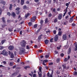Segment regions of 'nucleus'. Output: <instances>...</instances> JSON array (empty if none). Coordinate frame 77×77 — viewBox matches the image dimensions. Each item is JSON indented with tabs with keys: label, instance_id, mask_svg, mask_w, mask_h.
Wrapping results in <instances>:
<instances>
[{
	"label": "nucleus",
	"instance_id": "obj_1",
	"mask_svg": "<svg viewBox=\"0 0 77 77\" xmlns=\"http://www.w3.org/2000/svg\"><path fill=\"white\" fill-rule=\"evenodd\" d=\"M0 54H3V55H4V56H8L9 54V53H8V52L6 51L5 49H4L2 51V53H0Z\"/></svg>",
	"mask_w": 77,
	"mask_h": 77
},
{
	"label": "nucleus",
	"instance_id": "obj_2",
	"mask_svg": "<svg viewBox=\"0 0 77 77\" xmlns=\"http://www.w3.org/2000/svg\"><path fill=\"white\" fill-rule=\"evenodd\" d=\"M20 50L21 52H19V54H22V53H23V54H26V51H24V48H20Z\"/></svg>",
	"mask_w": 77,
	"mask_h": 77
},
{
	"label": "nucleus",
	"instance_id": "obj_3",
	"mask_svg": "<svg viewBox=\"0 0 77 77\" xmlns=\"http://www.w3.org/2000/svg\"><path fill=\"white\" fill-rule=\"evenodd\" d=\"M9 54V55H11V58H14V55L13 53H11V51H8Z\"/></svg>",
	"mask_w": 77,
	"mask_h": 77
},
{
	"label": "nucleus",
	"instance_id": "obj_4",
	"mask_svg": "<svg viewBox=\"0 0 77 77\" xmlns=\"http://www.w3.org/2000/svg\"><path fill=\"white\" fill-rule=\"evenodd\" d=\"M62 16H63V15L62 14H60L59 15H58V20H60L62 19Z\"/></svg>",
	"mask_w": 77,
	"mask_h": 77
},
{
	"label": "nucleus",
	"instance_id": "obj_5",
	"mask_svg": "<svg viewBox=\"0 0 77 77\" xmlns=\"http://www.w3.org/2000/svg\"><path fill=\"white\" fill-rule=\"evenodd\" d=\"M35 19H36V16H34L32 18L30 21L32 22H32H34V21H33H33H35Z\"/></svg>",
	"mask_w": 77,
	"mask_h": 77
},
{
	"label": "nucleus",
	"instance_id": "obj_6",
	"mask_svg": "<svg viewBox=\"0 0 77 77\" xmlns=\"http://www.w3.org/2000/svg\"><path fill=\"white\" fill-rule=\"evenodd\" d=\"M58 35H55L54 38V40L55 42H56L58 40Z\"/></svg>",
	"mask_w": 77,
	"mask_h": 77
},
{
	"label": "nucleus",
	"instance_id": "obj_7",
	"mask_svg": "<svg viewBox=\"0 0 77 77\" xmlns=\"http://www.w3.org/2000/svg\"><path fill=\"white\" fill-rule=\"evenodd\" d=\"M48 62V60H44L43 62V65H44V66H45L46 65V64H45V63H46V62Z\"/></svg>",
	"mask_w": 77,
	"mask_h": 77
},
{
	"label": "nucleus",
	"instance_id": "obj_8",
	"mask_svg": "<svg viewBox=\"0 0 77 77\" xmlns=\"http://www.w3.org/2000/svg\"><path fill=\"white\" fill-rule=\"evenodd\" d=\"M21 46L22 47L24 48L26 47V43H25V42L22 43L21 44Z\"/></svg>",
	"mask_w": 77,
	"mask_h": 77
},
{
	"label": "nucleus",
	"instance_id": "obj_9",
	"mask_svg": "<svg viewBox=\"0 0 77 77\" xmlns=\"http://www.w3.org/2000/svg\"><path fill=\"white\" fill-rule=\"evenodd\" d=\"M14 46H13L10 45L9 47L8 48L9 50H12L14 49Z\"/></svg>",
	"mask_w": 77,
	"mask_h": 77
},
{
	"label": "nucleus",
	"instance_id": "obj_10",
	"mask_svg": "<svg viewBox=\"0 0 77 77\" xmlns=\"http://www.w3.org/2000/svg\"><path fill=\"white\" fill-rule=\"evenodd\" d=\"M0 3H2L4 5H6V2L5 1L2 0H0Z\"/></svg>",
	"mask_w": 77,
	"mask_h": 77
},
{
	"label": "nucleus",
	"instance_id": "obj_11",
	"mask_svg": "<svg viewBox=\"0 0 77 77\" xmlns=\"http://www.w3.org/2000/svg\"><path fill=\"white\" fill-rule=\"evenodd\" d=\"M66 38H67V36L66 34L64 35L63 36V38L64 40H66Z\"/></svg>",
	"mask_w": 77,
	"mask_h": 77
},
{
	"label": "nucleus",
	"instance_id": "obj_12",
	"mask_svg": "<svg viewBox=\"0 0 77 77\" xmlns=\"http://www.w3.org/2000/svg\"><path fill=\"white\" fill-rule=\"evenodd\" d=\"M71 48H69L67 52L68 54H69L71 53Z\"/></svg>",
	"mask_w": 77,
	"mask_h": 77
},
{
	"label": "nucleus",
	"instance_id": "obj_13",
	"mask_svg": "<svg viewBox=\"0 0 77 77\" xmlns=\"http://www.w3.org/2000/svg\"><path fill=\"white\" fill-rule=\"evenodd\" d=\"M11 15L12 16L13 18H15L16 17V14L14 12H13L12 13Z\"/></svg>",
	"mask_w": 77,
	"mask_h": 77
},
{
	"label": "nucleus",
	"instance_id": "obj_14",
	"mask_svg": "<svg viewBox=\"0 0 77 77\" xmlns=\"http://www.w3.org/2000/svg\"><path fill=\"white\" fill-rule=\"evenodd\" d=\"M49 42V40H48V39H45V44H46V45L48 44Z\"/></svg>",
	"mask_w": 77,
	"mask_h": 77
},
{
	"label": "nucleus",
	"instance_id": "obj_15",
	"mask_svg": "<svg viewBox=\"0 0 77 77\" xmlns=\"http://www.w3.org/2000/svg\"><path fill=\"white\" fill-rule=\"evenodd\" d=\"M5 17H3L2 18V20L3 23H4V24H6V21H5Z\"/></svg>",
	"mask_w": 77,
	"mask_h": 77
},
{
	"label": "nucleus",
	"instance_id": "obj_16",
	"mask_svg": "<svg viewBox=\"0 0 77 77\" xmlns=\"http://www.w3.org/2000/svg\"><path fill=\"white\" fill-rule=\"evenodd\" d=\"M12 6H13L11 4L10 5V7H9V9L10 10H12Z\"/></svg>",
	"mask_w": 77,
	"mask_h": 77
},
{
	"label": "nucleus",
	"instance_id": "obj_17",
	"mask_svg": "<svg viewBox=\"0 0 77 77\" xmlns=\"http://www.w3.org/2000/svg\"><path fill=\"white\" fill-rule=\"evenodd\" d=\"M43 36V35L42 34H41V35H40L38 37V40H41V37L42 36Z\"/></svg>",
	"mask_w": 77,
	"mask_h": 77
},
{
	"label": "nucleus",
	"instance_id": "obj_18",
	"mask_svg": "<svg viewBox=\"0 0 77 77\" xmlns=\"http://www.w3.org/2000/svg\"><path fill=\"white\" fill-rule=\"evenodd\" d=\"M24 69H27V68H30V67L29 66H26L24 67Z\"/></svg>",
	"mask_w": 77,
	"mask_h": 77
},
{
	"label": "nucleus",
	"instance_id": "obj_19",
	"mask_svg": "<svg viewBox=\"0 0 77 77\" xmlns=\"http://www.w3.org/2000/svg\"><path fill=\"white\" fill-rule=\"evenodd\" d=\"M60 58H57L56 60V62L57 63H59V62H60Z\"/></svg>",
	"mask_w": 77,
	"mask_h": 77
},
{
	"label": "nucleus",
	"instance_id": "obj_20",
	"mask_svg": "<svg viewBox=\"0 0 77 77\" xmlns=\"http://www.w3.org/2000/svg\"><path fill=\"white\" fill-rule=\"evenodd\" d=\"M47 74H48V77H53V75L52 74H51L49 76V75H50V73H49V72H48V73Z\"/></svg>",
	"mask_w": 77,
	"mask_h": 77
},
{
	"label": "nucleus",
	"instance_id": "obj_21",
	"mask_svg": "<svg viewBox=\"0 0 77 77\" xmlns=\"http://www.w3.org/2000/svg\"><path fill=\"white\" fill-rule=\"evenodd\" d=\"M13 30V28H8V31L9 32H12V30Z\"/></svg>",
	"mask_w": 77,
	"mask_h": 77
},
{
	"label": "nucleus",
	"instance_id": "obj_22",
	"mask_svg": "<svg viewBox=\"0 0 77 77\" xmlns=\"http://www.w3.org/2000/svg\"><path fill=\"white\" fill-rule=\"evenodd\" d=\"M38 77H42V72H41L40 74H39V72H38Z\"/></svg>",
	"mask_w": 77,
	"mask_h": 77
},
{
	"label": "nucleus",
	"instance_id": "obj_23",
	"mask_svg": "<svg viewBox=\"0 0 77 77\" xmlns=\"http://www.w3.org/2000/svg\"><path fill=\"white\" fill-rule=\"evenodd\" d=\"M17 74V73H14L13 74H12V76H11V77H15V75H16ZM12 76H13V77Z\"/></svg>",
	"mask_w": 77,
	"mask_h": 77
},
{
	"label": "nucleus",
	"instance_id": "obj_24",
	"mask_svg": "<svg viewBox=\"0 0 77 77\" xmlns=\"http://www.w3.org/2000/svg\"><path fill=\"white\" fill-rule=\"evenodd\" d=\"M24 3V1H21L20 4L21 5H23V4Z\"/></svg>",
	"mask_w": 77,
	"mask_h": 77
},
{
	"label": "nucleus",
	"instance_id": "obj_25",
	"mask_svg": "<svg viewBox=\"0 0 77 77\" xmlns=\"http://www.w3.org/2000/svg\"><path fill=\"white\" fill-rule=\"evenodd\" d=\"M62 66L63 67V69H66V66L65 65L63 64Z\"/></svg>",
	"mask_w": 77,
	"mask_h": 77
},
{
	"label": "nucleus",
	"instance_id": "obj_26",
	"mask_svg": "<svg viewBox=\"0 0 77 77\" xmlns=\"http://www.w3.org/2000/svg\"><path fill=\"white\" fill-rule=\"evenodd\" d=\"M23 9H27V6H26V5H25L23 6Z\"/></svg>",
	"mask_w": 77,
	"mask_h": 77
},
{
	"label": "nucleus",
	"instance_id": "obj_27",
	"mask_svg": "<svg viewBox=\"0 0 77 77\" xmlns=\"http://www.w3.org/2000/svg\"><path fill=\"white\" fill-rule=\"evenodd\" d=\"M62 32L59 31L58 32V35H59V36H61V35H62Z\"/></svg>",
	"mask_w": 77,
	"mask_h": 77
},
{
	"label": "nucleus",
	"instance_id": "obj_28",
	"mask_svg": "<svg viewBox=\"0 0 77 77\" xmlns=\"http://www.w3.org/2000/svg\"><path fill=\"white\" fill-rule=\"evenodd\" d=\"M72 21H73V19L70 17V19L69 20V23H71Z\"/></svg>",
	"mask_w": 77,
	"mask_h": 77
},
{
	"label": "nucleus",
	"instance_id": "obj_29",
	"mask_svg": "<svg viewBox=\"0 0 77 77\" xmlns=\"http://www.w3.org/2000/svg\"><path fill=\"white\" fill-rule=\"evenodd\" d=\"M5 41H6V40H2L1 41V43L2 44H3L5 43Z\"/></svg>",
	"mask_w": 77,
	"mask_h": 77
},
{
	"label": "nucleus",
	"instance_id": "obj_30",
	"mask_svg": "<svg viewBox=\"0 0 77 77\" xmlns=\"http://www.w3.org/2000/svg\"><path fill=\"white\" fill-rule=\"evenodd\" d=\"M10 65L11 66H12L14 65V63L13 62H10Z\"/></svg>",
	"mask_w": 77,
	"mask_h": 77
},
{
	"label": "nucleus",
	"instance_id": "obj_31",
	"mask_svg": "<svg viewBox=\"0 0 77 77\" xmlns=\"http://www.w3.org/2000/svg\"><path fill=\"white\" fill-rule=\"evenodd\" d=\"M41 70H42V67L40 66L39 68V71L40 72H41Z\"/></svg>",
	"mask_w": 77,
	"mask_h": 77
},
{
	"label": "nucleus",
	"instance_id": "obj_32",
	"mask_svg": "<svg viewBox=\"0 0 77 77\" xmlns=\"http://www.w3.org/2000/svg\"><path fill=\"white\" fill-rule=\"evenodd\" d=\"M5 48V47L2 46H0V50H3V48Z\"/></svg>",
	"mask_w": 77,
	"mask_h": 77
},
{
	"label": "nucleus",
	"instance_id": "obj_33",
	"mask_svg": "<svg viewBox=\"0 0 77 77\" xmlns=\"http://www.w3.org/2000/svg\"><path fill=\"white\" fill-rule=\"evenodd\" d=\"M20 13V11H16V14L17 15H19Z\"/></svg>",
	"mask_w": 77,
	"mask_h": 77
},
{
	"label": "nucleus",
	"instance_id": "obj_34",
	"mask_svg": "<svg viewBox=\"0 0 77 77\" xmlns=\"http://www.w3.org/2000/svg\"><path fill=\"white\" fill-rule=\"evenodd\" d=\"M57 21V19L56 18L54 20V23H56Z\"/></svg>",
	"mask_w": 77,
	"mask_h": 77
},
{
	"label": "nucleus",
	"instance_id": "obj_35",
	"mask_svg": "<svg viewBox=\"0 0 77 77\" xmlns=\"http://www.w3.org/2000/svg\"><path fill=\"white\" fill-rule=\"evenodd\" d=\"M20 8H17L15 9V11H20Z\"/></svg>",
	"mask_w": 77,
	"mask_h": 77
},
{
	"label": "nucleus",
	"instance_id": "obj_36",
	"mask_svg": "<svg viewBox=\"0 0 77 77\" xmlns=\"http://www.w3.org/2000/svg\"><path fill=\"white\" fill-rule=\"evenodd\" d=\"M53 1H54L53 3L54 4L55 3H56V4H57L58 3V2H57V1L56 2V0H53Z\"/></svg>",
	"mask_w": 77,
	"mask_h": 77
},
{
	"label": "nucleus",
	"instance_id": "obj_37",
	"mask_svg": "<svg viewBox=\"0 0 77 77\" xmlns=\"http://www.w3.org/2000/svg\"><path fill=\"white\" fill-rule=\"evenodd\" d=\"M50 57V55H46L45 56V58H48V57Z\"/></svg>",
	"mask_w": 77,
	"mask_h": 77
},
{
	"label": "nucleus",
	"instance_id": "obj_38",
	"mask_svg": "<svg viewBox=\"0 0 77 77\" xmlns=\"http://www.w3.org/2000/svg\"><path fill=\"white\" fill-rule=\"evenodd\" d=\"M44 23V21L43 20H41L40 22V24L41 25H42L43 23Z\"/></svg>",
	"mask_w": 77,
	"mask_h": 77
},
{
	"label": "nucleus",
	"instance_id": "obj_39",
	"mask_svg": "<svg viewBox=\"0 0 77 77\" xmlns=\"http://www.w3.org/2000/svg\"><path fill=\"white\" fill-rule=\"evenodd\" d=\"M70 4V2H69V3H66V6H69V5Z\"/></svg>",
	"mask_w": 77,
	"mask_h": 77
},
{
	"label": "nucleus",
	"instance_id": "obj_40",
	"mask_svg": "<svg viewBox=\"0 0 77 77\" xmlns=\"http://www.w3.org/2000/svg\"><path fill=\"white\" fill-rule=\"evenodd\" d=\"M7 15H8V16H9V17H10V16H11V13L9 12H7Z\"/></svg>",
	"mask_w": 77,
	"mask_h": 77
},
{
	"label": "nucleus",
	"instance_id": "obj_41",
	"mask_svg": "<svg viewBox=\"0 0 77 77\" xmlns=\"http://www.w3.org/2000/svg\"><path fill=\"white\" fill-rule=\"evenodd\" d=\"M26 49H27V50H29L30 49V47L29 46V45H27L26 46Z\"/></svg>",
	"mask_w": 77,
	"mask_h": 77
},
{
	"label": "nucleus",
	"instance_id": "obj_42",
	"mask_svg": "<svg viewBox=\"0 0 77 77\" xmlns=\"http://www.w3.org/2000/svg\"><path fill=\"white\" fill-rule=\"evenodd\" d=\"M2 8L0 7V15L2 14Z\"/></svg>",
	"mask_w": 77,
	"mask_h": 77
},
{
	"label": "nucleus",
	"instance_id": "obj_43",
	"mask_svg": "<svg viewBox=\"0 0 77 77\" xmlns=\"http://www.w3.org/2000/svg\"><path fill=\"white\" fill-rule=\"evenodd\" d=\"M64 12H65L64 13V14L63 15V17H64V16H65V15H66V12H67V11H64Z\"/></svg>",
	"mask_w": 77,
	"mask_h": 77
},
{
	"label": "nucleus",
	"instance_id": "obj_44",
	"mask_svg": "<svg viewBox=\"0 0 77 77\" xmlns=\"http://www.w3.org/2000/svg\"><path fill=\"white\" fill-rule=\"evenodd\" d=\"M51 16H52V14H51V13H50L48 15V17H51Z\"/></svg>",
	"mask_w": 77,
	"mask_h": 77
},
{
	"label": "nucleus",
	"instance_id": "obj_45",
	"mask_svg": "<svg viewBox=\"0 0 77 77\" xmlns=\"http://www.w3.org/2000/svg\"><path fill=\"white\" fill-rule=\"evenodd\" d=\"M68 23V21H66L65 22H64L63 24L64 25H66V24H67V23Z\"/></svg>",
	"mask_w": 77,
	"mask_h": 77
},
{
	"label": "nucleus",
	"instance_id": "obj_46",
	"mask_svg": "<svg viewBox=\"0 0 77 77\" xmlns=\"http://www.w3.org/2000/svg\"><path fill=\"white\" fill-rule=\"evenodd\" d=\"M45 22L46 23H48V18H46L45 19Z\"/></svg>",
	"mask_w": 77,
	"mask_h": 77
},
{
	"label": "nucleus",
	"instance_id": "obj_47",
	"mask_svg": "<svg viewBox=\"0 0 77 77\" xmlns=\"http://www.w3.org/2000/svg\"><path fill=\"white\" fill-rule=\"evenodd\" d=\"M28 25L29 26H31V25H32V23L31 22H29L28 23Z\"/></svg>",
	"mask_w": 77,
	"mask_h": 77
},
{
	"label": "nucleus",
	"instance_id": "obj_48",
	"mask_svg": "<svg viewBox=\"0 0 77 77\" xmlns=\"http://www.w3.org/2000/svg\"><path fill=\"white\" fill-rule=\"evenodd\" d=\"M67 60H68V59H67V58H65L64 59V62H67Z\"/></svg>",
	"mask_w": 77,
	"mask_h": 77
},
{
	"label": "nucleus",
	"instance_id": "obj_49",
	"mask_svg": "<svg viewBox=\"0 0 77 77\" xmlns=\"http://www.w3.org/2000/svg\"><path fill=\"white\" fill-rule=\"evenodd\" d=\"M53 12H54V13H56V9L55 8H54L53 9Z\"/></svg>",
	"mask_w": 77,
	"mask_h": 77
},
{
	"label": "nucleus",
	"instance_id": "obj_50",
	"mask_svg": "<svg viewBox=\"0 0 77 77\" xmlns=\"http://www.w3.org/2000/svg\"><path fill=\"white\" fill-rule=\"evenodd\" d=\"M53 65V62L50 63H49V65Z\"/></svg>",
	"mask_w": 77,
	"mask_h": 77
},
{
	"label": "nucleus",
	"instance_id": "obj_51",
	"mask_svg": "<svg viewBox=\"0 0 77 77\" xmlns=\"http://www.w3.org/2000/svg\"><path fill=\"white\" fill-rule=\"evenodd\" d=\"M75 51H77V44H76V45L75 46Z\"/></svg>",
	"mask_w": 77,
	"mask_h": 77
},
{
	"label": "nucleus",
	"instance_id": "obj_52",
	"mask_svg": "<svg viewBox=\"0 0 77 77\" xmlns=\"http://www.w3.org/2000/svg\"><path fill=\"white\" fill-rule=\"evenodd\" d=\"M75 26V23H73L72 25V26L74 27Z\"/></svg>",
	"mask_w": 77,
	"mask_h": 77
},
{
	"label": "nucleus",
	"instance_id": "obj_53",
	"mask_svg": "<svg viewBox=\"0 0 77 77\" xmlns=\"http://www.w3.org/2000/svg\"><path fill=\"white\" fill-rule=\"evenodd\" d=\"M68 6H67L66 8V9L64 10L65 11H68Z\"/></svg>",
	"mask_w": 77,
	"mask_h": 77
},
{
	"label": "nucleus",
	"instance_id": "obj_54",
	"mask_svg": "<svg viewBox=\"0 0 77 77\" xmlns=\"http://www.w3.org/2000/svg\"><path fill=\"white\" fill-rule=\"evenodd\" d=\"M56 32H57L56 30H54L53 31V33H54V34H56Z\"/></svg>",
	"mask_w": 77,
	"mask_h": 77
},
{
	"label": "nucleus",
	"instance_id": "obj_55",
	"mask_svg": "<svg viewBox=\"0 0 77 77\" xmlns=\"http://www.w3.org/2000/svg\"><path fill=\"white\" fill-rule=\"evenodd\" d=\"M3 63L4 64V65H6V61H4L3 62Z\"/></svg>",
	"mask_w": 77,
	"mask_h": 77
},
{
	"label": "nucleus",
	"instance_id": "obj_56",
	"mask_svg": "<svg viewBox=\"0 0 77 77\" xmlns=\"http://www.w3.org/2000/svg\"><path fill=\"white\" fill-rule=\"evenodd\" d=\"M64 56V54H63L62 53L61 54V57H63V56Z\"/></svg>",
	"mask_w": 77,
	"mask_h": 77
},
{
	"label": "nucleus",
	"instance_id": "obj_57",
	"mask_svg": "<svg viewBox=\"0 0 77 77\" xmlns=\"http://www.w3.org/2000/svg\"><path fill=\"white\" fill-rule=\"evenodd\" d=\"M7 26V25H2V28H4V27H5V26Z\"/></svg>",
	"mask_w": 77,
	"mask_h": 77
},
{
	"label": "nucleus",
	"instance_id": "obj_58",
	"mask_svg": "<svg viewBox=\"0 0 77 77\" xmlns=\"http://www.w3.org/2000/svg\"><path fill=\"white\" fill-rule=\"evenodd\" d=\"M16 67H17V65H14L13 66V69H14V68H16Z\"/></svg>",
	"mask_w": 77,
	"mask_h": 77
},
{
	"label": "nucleus",
	"instance_id": "obj_59",
	"mask_svg": "<svg viewBox=\"0 0 77 77\" xmlns=\"http://www.w3.org/2000/svg\"><path fill=\"white\" fill-rule=\"evenodd\" d=\"M71 11H70L68 13V15H71Z\"/></svg>",
	"mask_w": 77,
	"mask_h": 77
},
{
	"label": "nucleus",
	"instance_id": "obj_60",
	"mask_svg": "<svg viewBox=\"0 0 77 77\" xmlns=\"http://www.w3.org/2000/svg\"><path fill=\"white\" fill-rule=\"evenodd\" d=\"M34 28H36V27H37V24H36L34 26Z\"/></svg>",
	"mask_w": 77,
	"mask_h": 77
},
{
	"label": "nucleus",
	"instance_id": "obj_61",
	"mask_svg": "<svg viewBox=\"0 0 77 77\" xmlns=\"http://www.w3.org/2000/svg\"><path fill=\"white\" fill-rule=\"evenodd\" d=\"M77 75V72H75V73H74V75Z\"/></svg>",
	"mask_w": 77,
	"mask_h": 77
},
{
	"label": "nucleus",
	"instance_id": "obj_62",
	"mask_svg": "<svg viewBox=\"0 0 77 77\" xmlns=\"http://www.w3.org/2000/svg\"><path fill=\"white\" fill-rule=\"evenodd\" d=\"M36 75L35 74H34L33 75V77H36Z\"/></svg>",
	"mask_w": 77,
	"mask_h": 77
},
{
	"label": "nucleus",
	"instance_id": "obj_63",
	"mask_svg": "<svg viewBox=\"0 0 77 77\" xmlns=\"http://www.w3.org/2000/svg\"><path fill=\"white\" fill-rule=\"evenodd\" d=\"M38 52H40V53H42V50H39Z\"/></svg>",
	"mask_w": 77,
	"mask_h": 77
},
{
	"label": "nucleus",
	"instance_id": "obj_64",
	"mask_svg": "<svg viewBox=\"0 0 77 77\" xmlns=\"http://www.w3.org/2000/svg\"><path fill=\"white\" fill-rule=\"evenodd\" d=\"M10 22H11V20H7V23H10Z\"/></svg>",
	"mask_w": 77,
	"mask_h": 77
}]
</instances>
